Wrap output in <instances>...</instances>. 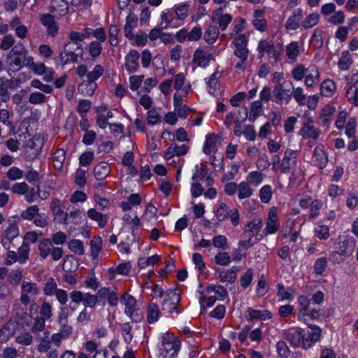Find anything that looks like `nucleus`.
Returning <instances> with one entry per match:
<instances>
[{
    "label": "nucleus",
    "mask_w": 358,
    "mask_h": 358,
    "mask_svg": "<svg viewBox=\"0 0 358 358\" xmlns=\"http://www.w3.org/2000/svg\"><path fill=\"white\" fill-rule=\"evenodd\" d=\"M87 216L92 220L97 222L99 227L103 228L108 222V218L106 215L97 212L94 208H90L87 211Z\"/></svg>",
    "instance_id": "obj_28"
},
{
    "label": "nucleus",
    "mask_w": 358,
    "mask_h": 358,
    "mask_svg": "<svg viewBox=\"0 0 358 358\" xmlns=\"http://www.w3.org/2000/svg\"><path fill=\"white\" fill-rule=\"evenodd\" d=\"M39 293V289L36 284L24 282L22 286V302L27 305L31 300H33L36 296Z\"/></svg>",
    "instance_id": "obj_9"
},
{
    "label": "nucleus",
    "mask_w": 358,
    "mask_h": 358,
    "mask_svg": "<svg viewBox=\"0 0 358 358\" xmlns=\"http://www.w3.org/2000/svg\"><path fill=\"white\" fill-rule=\"evenodd\" d=\"M131 268V264L129 262L122 263L118 265L115 268H109L110 278H114V273H117L121 275H128Z\"/></svg>",
    "instance_id": "obj_39"
},
{
    "label": "nucleus",
    "mask_w": 358,
    "mask_h": 358,
    "mask_svg": "<svg viewBox=\"0 0 358 358\" xmlns=\"http://www.w3.org/2000/svg\"><path fill=\"white\" fill-rule=\"evenodd\" d=\"M336 90V84L331 80H324L320 86V91L322 95L332 96Z\"/></svg>",
    "instance_id": "obj_33"
},
{
    "label": "nucleus",
    "mask_w": 358,
    "mask_h": 358,
    "mask_svg": "<svg viewBox=\"0 0 358 358\" xmlns=\"http://www.w3.org/2000/svg\"><path fill=\"white\" fill-rule=\"evenodd\" d=\"M216 272L219 275V279L224 282L232 283L236 278V272L234 268L217 269Z\"/></svg>",
    "instance_id": "obj_26"
},
{
    "label": "nucleus",
    "mask_w": 358,
    "mask_h": 358,
    "mask_svg": "<svg viewBox=\"0 0 358 358\" xmlns=\"http://www.w3.org/2000/svg\"><path fill=\"white\" fill-rule=\"evenodd\" d=\"M319 71L315 66H309L306 71L304 82L307 87H312L319 80Z\"/></svg>",
    "instance_id": "obj_20"
},
{
    "label": "nucleus",
    "mask_w": 358,
    "mask_h": 358,
    "mask_svg": "<svg viewBox=\"0 0 358 358\" xmlns=\"http://www.w3.org/2000/svg\"><path fill=\"white\" fill-rule=\"evenodd\" d=\"M271 313L267 310H257L252 308H248L245 315L247 320L249 322L255 320L264 321L271 319Z\"/></svg>",
    "instance_id": "obj_12"
},
{
    "label": "nucleus",
    "mask_w": 358,
    "mask_h": 358,
    "mask_svg": "<svg viewBox=\"0 0 358 358\" xmlns=\"http://www.w3.org/2000/svg\"><path fill=\"white\" fill-rule=\"evenodd\" d=\"M254 193V189L246 181L241 182L238 185V197L240 199L249 198Z\"/></svg>",
    "instance_id": "obj_29"
},
{
    "label": "nucleus",
    "mask_w": 358,
    "mask_h": 358,
    "mask_svg": "<svg viewBox=\"0 0 358 358\" xmlns=\"http://www.w3.org/2000/svg\"><path fill=\"white\" fill-rule=\"evenodd\" d=\"M52 248V244L50 239L46 238L41 241L38 245L41 257L45 259L50 255Z\"/></svg>",
    "instance_id": "obj_40"
},
{
    "label": "nucleus",
    "mask_w": 358,
    "mask_h": 358,
    "mask_svg": "<svg viewBox=\"0 0 358 358\" xmlns=\"http://www.w3.org/2000/svg\"><path fill=\"white\" fill-rule=\"evenodd\" d=\"M15 323L10 322L0 330V342L6 343L15 333Z\"/></svg>",
    "instance_id": "obj_32"
},
{
    "label": "nucleus",
    "mask_w": 358,
    "mask_h": 358,
    "mask_svg": "<svg viewBox=\"0 0 358 358\" xmlns=\"http://www.w3.org/2000/svg\"><path fill=\"white\" fill-rule=\"evenodd\" d=\"M35 74L43 76V80L46 82H50L54 77V71L52 69L48 68L43 63H34L33 57H28L27 63L25 64Z\"/></svg>",
    "instance_id": "obj_3"
},
{
    "label": "nucleus",
    "mask_w": 358,
    "mask_h": 358,
    "mask_svg": "<svg viewBox=\"0 0 358 358\" xmlns=\"http://www.w3.org/2000/svg\"><path fill=\"white\" fill-rule=\"evenodd\" d=\"M38 213V208L37 206H31L25 210L22 211L21 216L24 220H33Z\"/></svg>",
    "instance_id": "obj_62"
},
{
    "label": "nucleus",
    "mask_w": 358,
    "mask_h": 358,
    "mask_svg": "<svg viewBox=\"0 0 358 358\" xmlns=\"http://www.w3.org/2000/svg\"><path fill=\"white\" fill-rule=\"evenodd\" d=\"M280 222L278 217V209L275 206L269 208L264 229L265 234H274L280 229Z\"/></svg>",
    "instance_id": "obj_5"
},
{
    "label": "nucleus",
    "mask_w": 358,
    "mask_h": 358,
    "mask_svg": "<svg viewBox=\"0 0 358 358\" xmlns=\"http://www.w3.org/2000/svg\"><path fill=\"white\" fill-rule=\"evenodd\" d=\"M299 54V46L296 42L289 43L286 48V55L289 59L296 60Z\"/></svg>",
    "instance_id": "obj_48"
},
{
    "label": "nucleus",
    "mask_w": 358,
    "mask_h": 358,
    "mask_svg": "<svg viewBox=\"0 0 358 358\" xmlns=\"http://www.w3.org/2000/svg\"><path fill=\"white\" fill-rule=\"evenodd\" d=\"M220 144L219 138L213 134H210L206 136V140L203 144V150L206 155H210L213 152H215Z\"/></svg>",
    "instance_id": "obj_13"
},
{
    "label": "nucleus",
    "mask_w": 358,
    "mask_h": 358,
    "mask_svg": "<svg viewBox=\"0 0 358 358\" xmlns=\"http://www.w3.org/2000/svg\"><path fill=\"white\" fill-rule=\"evenodd\" d=\"M19 234V229L16 224H11L4 232L2 244L6 249H9L11 241Z\"/></svg>",
    "instance_id": "obj_16"
},
{
    "label": "nucleus",
    "mask_w": 358,
    "mask_h": 358,
    "mask_svg": "<svg viewBox=\"0 0 358 358\" xmlns=\"http://www.w3.org/2000/svg\"><path fill=\"white\" fill-rule=\"evenodd\" d=\"M286 338L294 346L302 347V330L294 329L289 330L286 334Z\"/></svg>",
    "instance_id": "obj_24"
},
{
    "label": "nucleus",
    "mask_w": 358,
    "mask_h": 358,
    "mask_svg": "<svg viewBox=\"0 0 358 358\" xmlns=\"http://www.w3.org/2000/svg\"><path fill=\"white\" fill-rule=\"evenodd\" d=\"M349 241L350 240H347L343 236H338L335 243V248L338 250L332 252L329 256V260L331 262L334 264H339L344 260L346 255L352 254V249L350 250L347 248L343 249V247L341 245V243H343V245L345 243L348 244Z\"/></svg>",
    "instance_id": "obj_4"
},
{
    "label": "nucleus",
    "mask_w": 358,
    "mask_h": 358,
    "mask_svg": "<svg viewBox=\"0 0 358 358\" xmlns=\"http://www.w3.org/2000/svg\"><path fill=\"white\" fill-rule=\"evenodd\" d=\"M278 297L281 301H290L294 298V292L292 289L287 287L285 288L282 285H278Z\"/></svg>",
    "instance_id": "obj_35"
},
{
    "label": "nucleus",
    "mask_w": 358,
    "mask_h": 358,
    "mask_svg": "<svg viewBox=\"0 0 358 358\" xmlns=\"http://www.w3.org/2000/svg\"><path fill=\"white\" fill-rule=\"evenodd\" d=\"M208 292L216 296L217 300H222L227 294L226 289L220 285H210Z\"/></svg>",
    "instance_id": "obj_52"
},
{
    "label": "nucleus",
    "mask_w": 358,
    "mask_h": 358,
    "mask_svg": "<svg viewBox=\"0 0 358 358\" xmlns=\"http://www.w3.org/2000/svg\"><path fill=\"white\" fill-rule=\"evenodd\" d=\"M41 22L45 27L49 34L55 36L58 31V27L52 15L50 14H44L41 17Z\"/></svg>",
    "instance_id": "obj_21"
},
{
    "label": "nucleus",
    "mask_w": 358,
    "mask_h": 358,
    "mask_svg": "<svg viewBox=\"0 0 358 358\" xmlns=\"http://www.w3.org/2000/svg\"><path fill=\"white\" fill-rule=\"evenodd\" d=\"M208 90L210 94H215L219 87L217 82V73H213L207 82Z\"/></svg>",
    "instance_id": "obj_59"
},
{
    "label": "nucleus",
    "mask_w": 358,
    "mask_h": 358,
    "mask_svg": "<svg viewBox=\"0 0 358 358\" xmlns=\"http://www.w3.org/2000/svg\"><path fill=\"white\" fill-rule=\"evenodd\" d=\"M291 81H285L282 85H277L274 88V95L280 101L288 103L291 99L289 90L285 88L292 86Z\"/></svg>",
    "instance_id": "obj_14"
},
{
    "label": "nucleus",
    "mask_w": 358,
    "mask_h": 358,
    "mask_svg": "<svg viewBox=\"0 0 358 358\" xmlns=\"http://www.w3.org/2000/svg\"><path fill=\"white\" fill-rule=\"evenodd\" d=\"M219 36V31L215 25H209L204 32L203 38L208 43H213Z\"/></svg>",
    "instance_id": "obj_36"
},
{
    "label": "nucleus",
    "mask_w": 358,
    "mask_h": 358,
    "mask_svg": "<svg viewBox=\"0 0 358 358\" xmlns=\"http://www.w3.org/2000/svg\"><path fill=\"white\" fill-rule=\"evenodd\" d=\"M136 303L135 299L127 294H124L121 299V303L125 306L124 313L130 318L136 310Z\"/></svg>",
    "instance_id": "obj_19"
},
{
    "label": "nucleus",
    "mask_w": 358,
    "mask_h": 358,
    "mask_svg": "<svg viewBox=\"0 0 358 358\" xmlns=\"http://www.w3.org/2000/svg\"><path fill=\"white\" fill-rule=\"evenodd\" d=\"M259 199L262 203H268L273 196L272 188L270 185H264L259 190Z\"/></svg>",
    "instance_id": "obj_46"
},
{
    "label": "nucleus",
    "mask_w": 358,
    "mask_h": 358,
    "mask_svg": "<svg viewBox=\"0 0 358 358\" xmlns=\"http://www.w3.org/2000/svg\"><path fill=\"white\" fill-rule=\"evenodd\" d=\"M315 235L320 239L327 240L329 238V228L326 225H318L314 229Z\"/></svg>",
    "instance_id": "obj_56"
},
{
    "label": "nucleus",
    "mask_w": 358,
    "mask_h": 358,
    "mask_svg": "<svg viewBox=\"0 0 358 358\" xmlns=\"http://www.w3.org/2000/svg\"><path fill=\"white\" fill-rule=\"evenodd\" d=\"M230 213L227 206L224 203H220L216 213V217L220 222L225 220Z\"/></svg>",
    "instance_id": "obj_60"
},
{
    "label": "nucleus",
    "mask_w": 358,
    "mask_h": 358,
    "mask_svg": "<svg viewBox=\"0 0 358 358\" xmlns=\"http://www.w3.org/2000/svg\"><path fill=\"white\" fill-rule=\"evenodd\" d=\"M152 66L159 74H164L165 72V66L162 55H157L152 59Z\"/></svg>",
    "instance_id": "obj_58"
},
{
    "label": "nucleus",
    "mask_w": 358,
    "mask_h": 358,
    "mask_svg": "<svg viewBox=\"0 0 358 358\" xmlns=\"http://www.w3.org/2000/svg\"><path fill=\"white\" fill-rule=\"evenodd\" d=\"M162 259L159 255H154L148 257L140 258L138 261V266L140 268H145L149 266H154Z\"/></svg>",
    "instance_id": "obj_31"
},
{
    "label": "nucleus",
    "mask_w": 358,
    "mask_h": 358,
    "mask_svg": "<svg viewBox=\"0 0 358 358\" xmlns=\"http://www.w3.org/2000/svg\"><path fill=\"white\" fill-rule=\"evenodd\" d=\"M97 87L95 82H92L90 80L84 82L78 86V91L85 96H91Z\"/></svg>",
    "instance_id": "obj_37"
},
{
    "label": "nucleus",
    "mask_w": 358,
    "mask_h": 358,
    "mask_svg": "<svg viewBox=\"0 0 358 358\" xmlns=\"http://www.w3.org/2000/svg\"><path fill=\"white\" fill-rule=\"evenodd\" d=\"M160 317L159 308L155 304H150L147 308V320L148 323L156 322Z\"/></svg>",
    "instance_id": "obj_38"
},
{
    "label": "nucleus",
    "mask_w": 358,
    "mask_h": 358,
    "mask_svg": "<svg viewBox=\"0 0 358 358\" xmlns=\"http://www.w3.org/2000/svg\"><path fill=\"white\" fill-rule=\"evenodd\" d=\"M92 34V29L87 28L85 29L81 32L78 31H72L70 34V38L72 41L75 43H78L79 41H82L84 39L89 38Z\"/></svg>",
    "instance_id": "obj_43"
},
{
    "label": "nucleus",
    "mask_w": 358,
    "mask_h": 358,
    "mask_svg": "<svg viewBox=\"0 0 358 358\" xmlns=\"http://www.w3.org/2000/svg\"><path fill=\"white\" fill-rule=\"evenodd\" d=\"M102 249V240L100 237H94L91 241V254L96 258Z\"/></svg>",
    "instance_id": "obj_53"
},
{
    "label": "nucleus",
    "mask_w": 358,
    "mask_h": 358,
    "mask_svg": "<svg viewBox=\"0 0 358 358\" xmlns=\"http://www.w3.org/2000/svg\"><path fill=\"white\" fill-rule=\"evenodd\" d=\"M214 59L213 53L204 51L201 49H197L193 55V62L203 69L208 66L210 62L213 61Z\"/></svg>",
    "instance_id": "obj_10"
},
{
    "label": "nucleus",
    "mask_w": 358,
    "mask_h": 358,
    "mask_svg": "<svg viewBox=\"0 0 358 358\" xmlns=\"http://www.w3.org/2000/svg\"><path fill=\"white\" fill-rule=\"evenodd\" d=\"M180 301V296L177 289L168 290L164 295L162 303L163 309L170 314L178 313L176 311L177 304Z\"/></svg>",
    "instance_id": "obj_6"
},
{
    "label": "nucleus",
    "mask_w": 358,
    "mask_h": 358,
    "mask_svg": "<svg viewBox=\"0 0 358 358\" xmlns=\"http://www.w3.org/2000/svg\"><path fill=\"white\" fill-rule=\"evenodd\" d=\"M262 227V223L260 219L252 220L246 226L243 236L245 238H252L260 231Z\"/></svg>",
    "instance_id": "obj_23"
},
{
    "label": "nucleus",
    "mask_w": 358,
    "mask_h": 358,
    "mask_svg": "<svg viewBox=\"0 0 358 358\" xmlns=\"http://www.w3.org/2000/svg\"><path fill=\"white\" fill-rule=\"evenodd\" d=\"M137 26V17L134 13H130L126 18L124 34L126 37H131L132 31Z\"/></svg>",
    "instance_id": "obj_34"
},
{
    "label": "nucleus",
    "mask_w": 358,
    "mask_h": 358,
    "mask_svg": "<svg viewBox=\"0 0 358 358\" xmlns=\"http://www.w3.org/2000/svg\"><path fill=\"white\" fill-rule=\"evenodd\" d=\"M157 209L152 204H148L146 206L144 213V219L148 222L153 223L157 219Z\"/></svg>",
    "instance_id": "obj_57"
},
{
    "label": "nucleus",
    "mask_w": 358,
    "mask_h": 358,
    "mask_svg": "<svg viewBox=\"0 0 358 358\" xmlns=\"http://www.w3.org/2000/svg\"><path fill=\"white\" fill-rule=\"evenodd\" d=\"M232 20V15L224 13L222 8H219L214 10L211 15V21L218 24L219 28L224 31Z\"/></svg>",
    "instance_id": "obj_8"
},
{
    "label": "nucleus",
    "mask_w": 358,
    "mask_h": 358,
    "mask_svg": "<svg viewBox=\"0 0 358 358\" xmlns=\"http://www.w3.org/2000/svg\"><path fill=\"white\" fill-rule=\"evenodd\" d=\"M110 165L106 162H101L94 169V174L96 180L105 179L110 173Z\"/></svg>",
    "instance_id": "obj_25"
},
{
    "label": "nucleus",
    "mask_w": 358,
    "mask_h": 358,
    "mask_svg": "<svg viewBox=\"0 0 358 358\" xmlns=\"http://www.w3.org/2000/svg\"><path fill=\"white\" fill-rule=\"evenodd\" d=\"M302 330V348L308 349L316 342L319 341L321 337V329L315 325L309 326L307 329Z\"/></svg>",
    "instance_id": "obj_2"
},
{
    "label": "nucleus",
    "mask_w": 358,
    "mask_h": 358,
    "mask_svg": "<svg viewBox=\"0 0 358 358\" xmlns=\"http://www.w3.org/2000/svg\"><path fill=\"white\" fill-rule=\"evenodd\" d=\"M202 34L201 27H194L190 31L186 29H180L176 34V38L179 42L187 41H198Z\"/></svg>",
    "instance_id": "obj_7"
},
{
    "label": "nucleus",
    "mask_w": 358,
    "mask_h": 358,
    "mask_svg": "<svg viewBox=\"0 0 358 358\" xmlns=\"http://www.w3.org/2000/svg\"><path fill=\"white\" fill-rule=\"evenodd\" d=\"M190 86L187 85L181 91H176L174 95V108H177L182 105V99L188 94Z\"/></svg>",
    "instance_id": "obj_55"
},
{
    "label": "nucleus",
    "mask_w": 358,
    "mask_h": 358,
    "mask_svg": "<svg viewBox=\"0 0 358 358\" xmlns=\"http://www.w3.org/2000/svg\"><path fill=\"white\" fill-rule=\"evenodd\" d=\"M79 266L78 261L73 256H66L63 262V269L66 272H73L76 271Z\"/></svg>",
    "instance_id": "obj_41"
},
{
    "label": "nucleus",
    "mask_w": 358,
    "mask_h": 358,
    "mask_svg": "<svg viewBox=\"0 0 358 358\" xmlns=\"http://www.w3.org/2000/svg\"><path fill=\"white\" fill-rule=\"evenodd\" d=\"M139 54L136 50H131L125 57V66L127 71L134 72L138 67Z\"/></svg>",
    "instance_id": "obj_18"
},
{
    "label": "nucleus",
    "mask_w": 358,
    "mask_h": 358,
    "mask_svg": "<svg viewBox=\"0 0 358 358\" xmlns=\"http://www.w3.org/2000/svg\"><path fill=\"white\" fill-rule=\"evenodd\" d=\"M264 180V174L260 171H251L246 177V182L251 187H257L259 186Z\"/></svg>",
    "instance_id": "obj_30"
},
{
    "label": "nucleus",
    "mask_w": 358,
    "mask_h": 358,
    "mask_svg": "<svg viewBox=\"0 0 358 358\" xmlns=\"http://www.w3.org/2000/svg\"><path fill=\"white\" fill-rule=\"evenodd\" d=\"M301 136L305 138L316 139L320 135V131L313 126L312 118H308L301 130Z\"/></svg>",
    "instance_id": "obj_15"
},
{
    "label": "nucleus",
    "mask_w": 358,
    "mask_h": 358,
    "mask_svg": "<svg viewBox=\"0 0 358 358\" xmlns=\"http://www.w3.org/2000/svg\"><path fill=\"white\" fill-rule=\"evenodd\" d=\"M133 45L137 46H143L148 41V35L144 32L137 33L136 35L131 34V37H127Z\"/></svg>",
    "instance_id": "obj_45"
},
{
    "label": "nucleus",
    "mask_w": 358,
    "mask_h": 358,
    "mask_svg": "<svg viewBox=\"0 0 358 358\" xmlns=\"http://www.w3.org/2000/svg\"><path fill=\"white\" fill-rule=\"evenodd\" d=\"M172 21L171 14L168 10L162 12L159 21V26L162 29H166L169 27Z\"/></svg>",
    "instance_id": "obj_63"
},
{
    "label": "nucleus",
    "mask_w": 358,
    "mask_h": 358,
    "mask_svg": "<svg viewBox=\"0 0 358 358\" xmlns=\"http://www.w3.org/2000/svg\"><path fill=\"white\" fill-rule=\"evenodd\" d=\"M30 251L29 245L27 243H23L18 250L17 262L24 264L29 258Z\"/></svg>",
    "instance_id": "obj_54"
},
{
    "label": "nucleus",
    "mask_w": 358,
    "mask_h": 358,
    "mask_svg": "<svg viewBox=\"0 0 358 358\" xmlns=\"http://www.w3.org/2000/svg\"><path fill=\"white\" fill-rule=\"evenodd\" d=\"M65 160V152L64 150H57L53 155V164L56 169L61 170Z\"/></svg>",
    "instance_id": "obj_51"
},
{
    "label": "nucleus",
    "mask_w": 358,
    "mask_h": 358,
    "mask_svg": "<svg viewBox=\"0 0 358 358\" xmlns=\"http://www.w3.org/2000/svg\"><path fill=\"white\" fill-rule=\"evenodd\" d=\"M352 63L350 54L347 51L343 52L338 63L339 69L342 71H346L350 68Z\"/></svg>",
    "instance_id": "obj_42"
},
{
    "label": "nucleus",
    "mask_w": 358,
    "mask_h": 358,
    "mask_svg": "<svg viewBox=\"0 0 358 358\" xmlns=\"http://www.w3.org/2000/svg\"><path fill=\"white\" fill-rule=\"evenodd\" d=\"M313 157L315 162L320 168L325 166L327 162V157L322 149H315Z\"/></svg>",
    "instance_id": "obj_50"
},
{
    "label": "nucleus",
    "mask_w": 358,
    "mask_h": 358,
    "mask_svg": "<svg viewBox=\"0 0 358 358\" xmlns=\"http://www.w3.org/2000/svg\"><path fill=\"white\" fill-rule=\"evenodd\" d=\"M217 300L216 296L213 295L212 293L208 292V288L206 291V296H201L199 298V303L202 308H205L206 307L212 306L215 302Z\"/></svg>",
    "instance_id": "obj_44"
},
{
    "label": "nucleus",
    "mask_w": 358,
    "mask_h": 358,
    "mask_svg": "<svg viewBox=\"0 0 358 358\" xmlns=\"http://www.w3.org/2000/svg\"><path fill=\"white\" fill-rule=\"evenodd\" d=\"M180 348V340L174 336H168L163 339V346L159 350L162 358H176Z\"/></svg>",
    "instance_id": "obj_1"
},
{
    "label": "nucleus",
    "mask_w": 358,
    "mask_h": 358,
    "mask_svg": "<svg viewBox=\"0 0 358 358\" xmlns=\"http://www.w3.org/2000/svg\"><path fill=\"white\" fill-rule=\"evenodd\" d=\"M173 9L177 19L183 20L189 15V5L186 3H180L175 5Z\"/></svg>",
    "instance_id": "obj_27"
},
{
    "label": "nucleus",
    "mask_w": 358,
    "mask_h": 358,
    "mask_svg": "<svg viewBox=\"0 0 358 358\" xmlns=\"http://www.w3.org/2000/svg\"><path fill=\"white\" fill-rule=\"evenodd\" d=\"M206 166L203 164H196L194 167V173L192 176L193 181H200L205 178L207 176Z\"/></svg>",
    "instance_id": "obj_47"
},
{
    "label": "nucleus",
    "mask_w": 358,
    "mask_h": 358,
    "mask_svg": "<svg viewBox=\"0 0 358 358\" xmlns=\"http://www.w3.org/2000/svg\"><path fill=\"white\" fill-rule=\"evenodd\" d=\"M258 48L262 53V55L267 53L274 59L278 58L282 52V47L278 43L271 44L266 41H261Z\"/></svg>",
    "instance_id": "obj_11"
},
{
    "label": "nucleus",
    "mask_w": 358,
    "mask_h": 358,
    "mask_svg": "<svg viewBox=\"0 0 358 358\" xmlns=\"http://www.w3.org/2000/svg\"><path fill=\"white\" fill-rule=\"evenodd\" d=\"M51 11L59 16L66 15L69 10V5L65 0H52L50 5Z\"/></svg>",
    "instance_id": "obj_22"
},
{
    "label": "nucleus",
    "mask_w": 358,
    "mask_h": 358,
    "mask_svg": "<svg viewBox=\"0 0 358 358\" xmlns=\"http://www.w3.org/2000/svg\"><path fill=\"white\" fill-rule=\"evenodd\" d=\"M347 98L348 101L358 106V87L351 86L347 92Z\"/></svg>",
    "instance_id": "obj_64"
},
{
    "label": "nucleus",
    "mask_w": 358,
    "mask_h": 358,
    "mask_svg": "<svg viewBox=\"0 0 358 358\" xmlns=\"http://www.w3.org/2000/svg\"><path fill=\"white\" fill-rule=\"evenodd\" d=\"M27 54V51L24 48H22L20 52L18 54V50L17 48L15 47L9 54L10 64L17 66H21V64L24 62Z\"/></svg>",
    "instance_id": "obj_17"
},
{
    "label": "nucleus",
    "mask_w": 358,
    "mask_h": 358,
    "mask_svg": "<svg viewBox=\"0 0 358 358\" xmlns=\"http://www.w3.org/2000/svg\"><path fill=\"white\" fill-rule=\"evenodd\" d=\"M213 245L216 248L225 250L228 248L227 238L223 235L215 236L213 239Z\"/></svg>",
    "instance_id": "obj_61"
},
{
    "label": "nucleus",
    "mask_w": 358,
    "mask_h": 358,
    "mask_svg": "<svg viewBox=\"0 0 358 358\" xmlns=\"http://www.w3.org/2000/svg\"><path fill=\"white\" fill-rule=\"evenodd\" d=\"M69 249L75 254L82 255L85 253L83 243L80 240H71L68 243Z\"/></svg>",
    "instance_id": "obj_49"
}]
</instances>
